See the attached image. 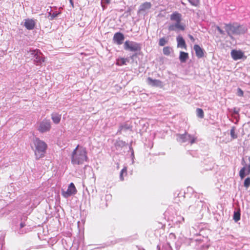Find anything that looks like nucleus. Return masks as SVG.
<instances>
[{"instance_id":"16","label":"nucleus","mask_w":250,"mask_h":250,"mask_svg":"<svg viewBox=\"0 0 250 250\" xmlns=\"http://www.w3.org/2000/svg\"><path fill=\"white\" fill-rule=\"evenodd\" d=\"M170 19L175 22H181L182 21V15L177 12H174L170 16Z\"/></svg>"},{"instance_id":"19","label":"nucleus","mask_w":250,"mask_h":250,"mask_svg":"<svg viewBox=\"0 0 250 250\" xmlns=\"http://www.w3.org/2000/svg\"><path fill=\"white\" fill-rule=\"evenodd\" d=\"M176 40L177 42V46L178 47H180L182 48H186V42L182 36H178L176 38Z\"/></svg>"},{"instance_id":"17","label":"nucleus","mask_w":250,"mask_h":250,"mask_svg":"<svg viewBox=\"0 0 250 250\" xmlns=\"http://www.w3.org/2000/svg\"><path fill=\"white\" fill-rule=\"evenodd\" d=\"M250 173V165H248L247 167H244L239 171V176L241 179L244 178L246 174H249Z\"/></svg>"},{"instance_id":"45","label":"nucleus","mask_w":250,"mask_h":250,"mask_svg":"<svg viewBox=\"0 0 250 250\" xmlns=\"http://www.w3.org/2000/svg\"><path fill=\"white\" fill-rule=\"evenodd\" d=\"M0 250H3L2 249V246L0 244Z\"/></svg>"},{"instance_id":"4","label":"nucleus","mask_w":250,"mask_h":250,"mask_svg":"<svg viewBox=\"0 0 250 250\" xmlns=\"http://www.w3.org/2000/svg\"><path fill=\"white\" fill-rule=\"evenodd\" d=\"M196 137L194 135L189 134L187 132L184 134H176V140L180 143H189L193 144L196 140Z\"/></svg>"},{"instance_id":"48","label":"nucleus","mask_w":250,"mask_h":250,"mask_svg":"<svg viewBox=\"0 0 250 250\" xmlns=\"http://www.w3.org/2000/svg\"><path fill=\"white\" fill-rule=\"evenodd\" d=\"M181 219H182V221H184V217H181Z\"/></svg>"},{"instance_id":"35","label":"nucleus","mask_w":250,"mask_h":250,"mask_svg":"<svg viewBox=\"0 0 250 250\" xmlns=\"http://www.w3.org/2000/svg\"><path fill=\"white\" fill-rule=\"evenodd\" d=\"M110 2V0H102L101 5L103 7V10L105 9L106 7L105 4H109Z\"/></svg>"},{"instance_id":"10","label":"nucleus","mask_w":250,"mask_h":250,"mask_svg":"<svg viewBox=\"0 0 250 250\" xmlns=\"http://www.w3.org/2000/svg\"><path fill=\"white\" fill-rule=\"evenodd\" d=\"M147 83L153 87H157L162 88L163 87V83L159 80L153 79L150 77H148L146 79Z\"/></svg>"},{"instance_id":"29","label":"nucleus","mask_w":250,"mask_h":250,"mask_svg":"<svg viewBox=\"0 0 250 250\" xmlns=\"http://www.w3.org/2000/svg\"><path fill=\"white\" fill-rule=\"evenodd\" d=\"M197 116L200 118H203L204 116V113L203 110L201 108H197L196 109Z\"/></svg>"},{"instance_id":"14","label":"nucleus","mask_w":250,"mask_h":250,"mask_svg":"<svg viewBox=\"0 0 250 250\" xmlns=\"http://www.w3.org/2000/svg\"><path fill=\"white\" fill-rule=\"evenodd\" d=\"M231 56L234 60L242 59L244 56V53L241 50H232L231 51Z\"/></svg>"},{"instance_id":"22","label":"nucleus","mask_w":250,"mask_h":250,"mask_svg":"<svg viewBox=\"0 0 250 250\" xmlns=\"http://www.w3.org/2000/svg\"><path fill=\"white\" fill-rule=\"evenodd\" d=\"M51 119L54 124H58L61 121V115L57 113H53L51 114Z\"/></svg>"},{"instance_id":"12","label":"nucleus","mask_w":250,"mask_h":250,"mask_svg":"<svg viewBox=\"0 0 250 250\" xmlns=\"http://www.w3.org/2000/svg\"><path fill=\"white\" fill-rule=\"evenodd\" d=\"M36 25V22L34 20L32 19H27L24 20V26L29 30H31L34 29Z\"/></svg>"},{"instance_id":"40","label":"nucleus","mask_w":250,"mask_h":250,"mask_svg":"<svg viewBox=\"0 0 250 250\" xmlns=\"http://www.w3.org/2000/svg\"><path fill=\"white\" fill-rule=\"evenodd\" d=\"M188 37L193 42L194 41V38H193V37L191 35H188Z\"/></svg>"},{"instance_id":"25","label":"nucleus","mask_w":250,"mask_h":250,"mask_svg":"<svg viewBox=\"0 0 250 250\" xmlns=\"http://www.w3.org/2000/svg\"><path fill=\"white\" fill-rule=\"evenodd\" d=\"M158 250H172L171 247L170 246L169 243H166L163 245L162 248L160 249V246H157Z\"/></svg>"},{"instance_id":"32","label":"nucleus","mask_w":250,"mask_h":250,"mask_svg":"<svg viewBox=\"0 0 250 250\" xmlns=\"http://www.w3.org/2000/svg\"><path fill=\"white\" fill-rule=\"evenodd\" d=\"M233 219L235 222H237L240 219V213L239 211H234L233 214Z\"/></svg>"},{"instance_id":"6","label":"nucleus","mask_w":250,"mask_h":250,"mask_svg":"<svg viewBox=\"0 0 250 250\" xmlns=\"http://www.w3.org/2000/svg\"><path fill=\"white\" fill-rule=\"evenodd\" d=\"M77 191L74 184L73 183H71L66 191L62 190V194L64 198H67L77 193Z\"/></svg>"},{"instance_id":"46","label":"nucleus","mask_w":250,"mask_h":250,"mask_svg":"<svg viewBox=\"0 0 250 250\" xmlns=\"http://www.w3.org/2000/svg\"><path fill=\"white\" fill-rule=\"evenodd\" d=\"M181 3L183 5H186V4L184 2H182V1L181 2Z\"/></svg>"},{"instance_id":"3","label":"nucleus","mask_w":250,"mask_h":250,"mask_svg":"<svg viewBox=\"0 0 250 250\" xmlns=\"http://www.w3.org/2000/svg\"><path fill=\"white\" fill-rule=\"evenodd\" d=\"M34 144L35 146V154L37 159L42 157L45 152L47 148V145L46 143L36 138L34 140Z\"/></svg>"},{"instance_id":"37","label":"nucleus","mask_w":250,"mask_h":250,"mask_svg":"<svg viewBox=\"0 0 250 250\" xmlns=\"http://www.w3.org/2000/svg\"><path fill=\"white\" fill-rule=\"evenodd\" d=\"M243 94H244V92H243V90L241 88H238V90H237L238 96L241 97V96H243Z\"/></svg>"},{"instance_id":"7","label":"nucleus","mask_w":250,"mask_h":250,"mask_svg":"<svg viewBox=\"0 0 250 250\" xmlns=\"http://www.w3.org/2000/svg\"><path fill=\"white\" fill-rule=\"evenodd\" d=\"M50 127L51 125L50 121L45 119L40 123L38 130L40 132L43 133L49 131Z\"/></svg>"},{"instance_id":"27","label":"nucleus","mask_w":250,"mask_h":250,"mask_svg":"<svg viewBox=\"0 0 250 250\" xmlns=\"http://www.w3.org/2000/svg\"><path fill=\"white\" fill-rule=\"evenodd\" d=\"M235 127L232 126L230 129V134L231 137L232 139H236L237 138V135L235 133Z\"/></svg>"},{"instance_id":"31","label":"nucleus","mask_w":250,"mask_h":250,"mask_svg":"<svg viewBox=\"0 0 250 250\" xmlns=\"http://www.w3.org/2000/svg\"><path fill=\"white\" fill-rule=\"evenodd\" d=\"M171 48L169 46H166L163 48V53L166 55H169L170 53Z\"/></svg>"},{"instance_id":"30","label":"nucleus","mask_w":250,"mask_h":250,"mask_svg":"<svg viewBox=\"0 0 250 250\" xmlns=\"http://www.w3.org/2000/svg\"><path fill=\"white\" fill-rule=\"evenodd\" d=\"M191 5L195 7H198L200 4V0H188Z\"/></svg>"},{"instance_id":"36","label":"nucleus","mask_w":250,"mask_h":250,"mask_svg":"<svg viewBox=\"0 0 250 250\" xmlns=\"http://www.w3.org/2000/svg\"><path fill=\"white\" fill-rule=\"evenodd\" d=\"M202 204L201 202L199 200H196L195 202V205H190L189 206V209H192V208H196L197 206H200V204Z\"/></svg>"},{"instance_id":"39","label":"nucleus","mask_w":250,"mask_h":250,"mask_svg":"<svg viewBox=\"0 0 250 250\" xmlns=\"http://www.w3.org/2000/svg\"><path fill=\"white\" fill-rule=\"evenodd\" d=\"M168 237L170 239H175L176 238L175 235L173 233H170Z\"/></svg>"},{"instance_id":"11","label":"nucleus","mask_w":250,"mask_h":250,"mask_svg":"<svg viewBox=\"0 0 250 250\" xmlns=\"http://www.w3.org/2000/svg\"><path fill=\"white\" fill-rule=\"evenodd\" d=\"M151 6L152 4L150 2H145L140 5L138 13L144 14L147 13Z\"/></svg>"},{"instance_id":"38","label":"nucleus","mask_w":250,"mask_h":250,"mask_svg":"<svg viewBox=\"0 0 250 250\" xmlns=\"http://www.w3.org/2000/svg\"><path fill=\"white\" fill-rule=\"evenodd\" d=\"M216 29L220 34H221V35L225 34V32L222 29H221V28L219 27V26H217Z\"/></svg>"},{"instance_id":"34","label":"nucleus","mask_w":250,"mask_h":250,"mask_svg":"<svg viewBox=\"0 0 250 250\" xmlns=\"http://www.w3.org/2000/svg\"><path fill=\"white\" fill-rule=\"evenodd\" d=\"M250 177H248L245 180V181L244 183V186L245 188H248L250 187Z\"/></svg>"},{"instance_id":"49","label":"nucleus","mask_w":250,"mask_h":250,"mask_svg":"<svg viewBox=\"0 0 250 250\" xmlns=\"http://www.w3.org/2000/svg\"><path fill=\"white\" fill-rule=\"evenodd\" d=\"M249 161L250 162V156L249 157Z\"/></svg>"},{"instance_id":"21","label":"nucleus","mask_w":250,"mask_h":250,"mask_svg":"<svg viewBox=\"0 0 250 250\" xmlns=\"http://www.w3.org/2000/svg\"><path fill=\"white\" fill-rule=\"evenodd\" d=\"M131 129V126L127 123H125L121 125L119 128L117 133H121L122 131H126Z\"/></svg>"},{"instance_id":"47","label":"nucleus","mask_w":250,"mask_h":250,"mask_svg":"<svg viewBox=\"0 0 250 250\" xmlns=\"http://www.w3.org/2000/svg\"><path fill=\"white\" fill-rule=\"evenodd\" d=\"M5 211V209H4V208H2V209H1V211H2V212H3V211Z\"/></svg>"},{"instance_id":"24","label":"nucleus","mask_w":250,"mask_h":250,"mask_svg":"<svg viewBox=\"0 0 250 250\" xmlns=\"http://www.w3.org/2000/svg\"><path fill=\"white\" fill-rule=\"evenodd\" d=\"M39 49H30L27 52L26 55L31 60H33L34 57L36 56V53L38 51Z\"/></svg>"},{"instance_id":"43","label":"nucleus","mask_w":250,"mask_h":250,"mask_svg":"<svg viewBox=\"0 0 250 250\" xmlns=\"http://www.w3.org/2000/svg\"><path fill=\"white\" fill-rule=\"evenodd\" d=\"M69 2H70L72 7H74V3H73V0H69Z\"/></svg>"},{"instance_id":"28","label":"nucleus","mask_w":250,"mask_h":250,"mask_svg":"<svg viewBox=\"0 0 250 250\" xmlns=\"http://www.w3.org/2000/svg\"><path fill=\"white\" fill-rule=\"evenodd\" d=\"M125 174V175H126V173H127V168L126 167H124L122 169V170L120 172V179L121 181H123L124 180V177H123V175L124 174Z\"/></svg>"},{"instance_id":"18","label":"nucleus","mask_w":250,"mask_h":250,"mask_svg":"<svg viewBox=\"0 0 250 250\" xmlns=\"http://www.w3.org/2000/svg\"><path fill=\"white\" fill-rule=\"evenodd\" d=\"M26 226L25 223L24 221H21L20 223L19 227L17 229V231L19 234H22L27 232V230L25 227Z\"/></svg>"},{"instance_id":"15","label":"nucleus","mask_w":250,"mask_h":250,"mask_svg":"<svg viewBox=\"0 0 250 250\" xmlns=\"http://www.w3.org/2000/svg\"><path fill=\"white\" fill-rule=\"evenodd\" d=\"M196 55L198 58H201L204 56V50L199 45L195 44L193 47Z\"/></svg>"},{"instance_id":"23","label":"nucleus","mask_w":250,"mask_h":250,"mask_svg":"<svg viewBox=\"0 0 250 250\" xmlns=\"http://www.w3.org/2000/svg\"><path fill=\"white\" fill-rule=\"evenodd\" d=\"M188 58V53L180 51L179 55V60L182 63L186 62Z\"/></svg>"},{"instance_id":"5","label":"nucleus","mask_w":250,"mask_h":250,"mask_svg":"<svg viewBox=\"0 0 250 250\" xmlns=\"http://www.w3.org/2000/svg\"><path fill=\"white\" fill-rule=\"evenodd\" d=\"M125 50L130 52H137L140 51L141 47L140 43L129 40L126 41L124 45Z\"/></svg>"},{"instance_id":"26","label":"nucleus","mask_w":250,"mask_h":250,"mask_svg":"<svg viewBox=\"0 0 250 250\" xmlns=\"http://www.w3.org/2000/svg\"><path fill=\"white\" fill-rule=\"evenodd\" d=\"M168 37H167V38H165V37L162 38L160 39V40H159V45L160 46H163L166 45L168 42Z\"/></svg>"},{"instance_id":"33","label":"nucleus","mask_w":250,"mask_h":250,"mask_svg":"<svg viewBox=\"0 0 250 250\" xmlns=\"http://www.w3.org/2000/svg\"><path fill=\"white\" fill-rule=\"evenodd\" d=\"M61 12H56H56H53V13H52V14H51V12H50V13H49V15H50V16H51V18H50V19H51V20H53V19H55L56 17H57L59 14H61Z\"/></svg>"},{"instance_id":"9","label":"nucleus","mask_w":250,"mask_h":250,"mask_svg":"<svg viewBox=\"0 0 250 250\" xmlns=\"http://www.w3.org/2000/svg\"><path fill=\"white\" fill-rule=\"evenodd\" d=\"M33 60L34 64L36 65H41L42 62L45 61V57L42 53L39 50Z\"/></svg>"},{"instance_id":"1","label":"nucleus","mask_w":250,"mask_h":250,"mask_svg":"<svg viewBox=\"0 0 250 250\" xmlns=\"http://www.w3.org/2000/svg\"><path fill=\"white\" fill-rule=\"evenodd\" d=\"M88 161L86 148L78 145L71 155V162L73 165H80Z\"/></svg>"},{"instance_id":"13","label":"nucleus","mask_w":250,"mask_h":250,"mask_svg":"<svg viewBox=\"0 0 250 250\" xmlns=\"http://www.w3.org/2000/svg\"><path fill=\"white\" fill-rule=\"evenodd\" d=\"M113 41L118 45H121L123 43V41L125 39L124 35L121 32L116 33L113 36Z\"/></svg>"},{"instance_id":"41","label":"nucleus","mask_w":250,"mask_h":250,"mask_svg":"<svg viewBox=\"0 0 250 250\" xmlns=\"http://www.w3.org/2000/svg\"><path fill=\"white\" fill-rule=\"evenodd\" d=\"M233 113L235 114H238V111L236 110V108H234L233 109Z\"/></svg>"},{"instance_id":"20","label":"nucleus","mask_w":250,"mask_h":250,"mask_svg":"<svg viewBox=\"0 0 250 250\" xmlns=\"http://www.w3.org/2000/svg\"><path fill=\"white\" fill-rule=\"evenodd\" d=\"M129 62V58H120L116 60V64L118 66L126 65L127 62Z\"/></svg>"},{"instance_id":"42","label":"nucleus","mask_w":250,"mask_h":250,"mask_svg":"<svg viewBox=\"0 0 250 250\" xmlns=\"http://www.w3.org/2000/svg\"><path fill=\"white\" fill-rule=\"evenodd\" d=\"M30 203V199H26V205H29Z\"/></svg>"},{"instance_id":"8","label":"nucleus","mask_w":250,"mask_h":250,"mask_svg":"<svg viewBox=\"0 0 250 250\" xmlns=\"http://www.w3.org/2000/svg\"><path fill=\"white\" fill-rule=\"evenodd\" d=\"M185 29V25L181 22H175L174 23L171 24L168 27V30L169 31H176L178 32V30L184 31Z\"/></svg>"},{"instance_id":"2","label":"nucleus","mask_w":250,"mask_h":250,"mask_svg":"<svg viewBox=\"0 0 250 250\" xmlns=\"http://www.w3.org/2000/svg\"><path fill=\"white\" fill-rule=\"evenodd\" d=\"M225 29L230 37H232V35L244 34L247 31V28L246 26L240 25H235V24H225Z\"/></svg>"},{"instance_id":"44","label":"nucleus","mask_w":250,"mask_h":250,"mask_svg":"<svg viewBox=\"0 0 250 250\" xmlns=\"http://www.w3.org/2000/svg\"><path fill=\"white\" fill-rule=\"evenodd\" d=\"M26 219H27V217L25 216H23V218H22V219H21V220H26Z\"/></svg>"}]
</instances>
